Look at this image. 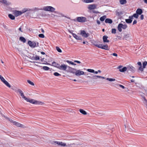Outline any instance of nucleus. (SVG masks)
Masks as SVG:
<instances>
[{
	"instance_id": "nucleus-1",
	"label": "nucleus",
	"mask_w": 147,
	"mask_h": 147,
	"mask_svg": "<svg viewBox=\"0 0 147 147\" xmlns=\"http://www.w3.org/2000/svg\"><path fill=\"white\" fill-rule=\"evenodd\" d=\"M41 9L42 10H43L46 11H49L51 12L54 11L55 10V8L54 7L52 6H45L43 7L42 9Z\"/></svg>"
},
{
	"instance_id": "nucleus-2",
	"label": "nucleus",
	"mask_w": 147,
	"mask_h": 147,
	"mask_svg": "<svg viewBox=\"0 0 147 147\" xmlns=\"http://www.w3.org/2000/svg\"><path fill=\"white\" fill-rule=\"evenodd\" d=\"M94 45L96 47L103 49L107 50H109L108 46L107 45H103L101 44H94Z\"/></svg>"
},
{
	"instance_id": "nucleus-3",
	"label": "nucleus",
	"mask_w": 147,
	"mask_h": 147,
	"mask_svg": "<svg viewBox=\"0 0 147 147\" xmlns=\"http://www.w3.org/2000/svg\"><path fill=\"white\" fill-rule=\"evenodd\" d=\"M77 20L80 22L83 23L87 21V19L85 17H79L76 18Z\"/></svg>"
},
{
	"instance_id": "nucleus-4",
	"label": "nucleus",
	"mask_w": 147,
	"mask_h": 147,
	"mask_svg": "<svg viewBox=\"0 0 147 147\" xmlns=\"http://www.w3.org/2000/svg\"><path fill=\"white\" fill-rule=\"evenodd\" d=\"M80 34L84 38H87L89 36V34L88 33H86V32L84 30H81Z\"/></svg>"
},
{
	"instance_id": "nucleus-5",
	"label": "nucleus",
	"mask_w": 147,
	"mask_h": 147,
	"mask_svg": "<svg viewBox=\"0 0 147 147\" xmlns=\"http://www.w3.org/2000/svg\"><path fill=\"white\" fill-rule=\"evenodd\" d=\"M29 102L34 104H41L42 105V103L41 102L34 100L33 99H30Z\"/></svg>"
},
{
	"instance_id": "nucleus-6",
	"label": "nucleus",
	"mask_w": 147,
	"mask_h": 147,
	"mask_svg": "<svg viewBox=\"0 0 147 147\" xmlns=\"http://www.w3.org/2000/svg\"><path fill=\"white\" fill-rule=\"evenodd\" d=\"M76 69H75L72 68L69 66H68L67 71L71 73L75 74L76 71Z\"/></svg>"
},
{
	"instance_id": "nucleus-7",
	"label": "nucleus",
	"mask_w": 147,
	"mask_h": 147,
	"mask_svg": "<svg viewBox=\"0 0 147 147\" xmlns=\"http://www.w3.org/2000/svg\"><path fill=\"white\" fill-rule=\"evenodd\" d=\"M28 44L31 47L34 48L36 47V42L35 41H29Z\"/></svg>"
},
{
	"instance_id": "nucleus-8",
	"label": "nucleus",
	"mask_w": 147,
	"mask_h": 147,
	"mask_svg": "<svg viewBox=\"0 0 147 147\" xmlns=\"http://www.w3.org/2000/svg\"><path fill=\"white\" fill-rule=\"evenodd\" d=\"M42 10L41 9H39L38 7H34L32 9H27V10H26L25 11H24L23 12H25L27 11H38V10Z\"/></svg>"
},
{
	"instance_id": "nucleus-9",
	"label": "nucleus",
	"mask_w": 147,
	"mask_h": 147,
	"mask_svg": "<svg viewBox=\"0 0 147 147\" xmlns=\"http://www.w3.org/2000/svg\"><path fill=\"white\" fill-rule=\"evenodd\" d=\"M84 72L82 71H81L80 70H76V72L75 73V75L77 76H80L81 75H84Z\"/></svg>"
},
{
	"instance_id": "nucleus-10",
	"label": "nucleus",
	"mask_w": 147,
	"mask_h": 147,
	"mask_svg": "<svg viewBox=\"0 0 147 147\" xmlns=\"http://www.w3.org/2000/svg\"><path fill=\"white\" fill-rule=\"evenodd\" d=\"M54 143L57 144L59 146H68L67 145H66L65 143H63L62 142H58L57 141H55L54 142Z\"/></svg>"
},
{
	"instance_id": "nucleus-11",
	"label": "nucleus",
	"mask_w": 147,
	"mask_h": 147,
	"mask_svg": "<svg viewBox=\"0 0 147 147\" xmlns=\"http://www.w3.org/2000/svg\"><path fill=\"white\" fill-rule=\"evenodd\" d=\"M67 65L65 64H62L61 65H59V69L62 70L63 71L65 70L67 68Z\"/></svg>"
},
{
	"instance_id": "nucleus-12",
	"label": "nucleus",
	"mask_w": 147,
	"mask_h": 147,
	"mask_svg": "<svg viewBox=\"0 0 147 147\" xmlns=\"http://www.w3.org/2000/svg\"><path fill=\"white\" fill-rule=\"evenodd\" d=\"M23 13H24L23 12H22L21 11L17 10H15L13 12V14L16 17L21 15Z\"/></svg>"
},
{
	"instance_id": "nucleus-13",
	"label": "nucleus",
	"mask_w": 147,
	"mask_h": 147,
	"mask_svg": "<svg viewBox=\"0 0 147 147\" xmlns=\"http://www.w3.org/2000/svg\"><path fill=\"white\" fill-rule=\"evenodd\" d=\"M15 91L16 92H19L22 98H23L25 96L23 92L20 89H18L16 90Z\"/></svg>"
},
{
	"instance_id": "nucleus-14",
	"label": "nucleus",
	"mask_w": 147,
	"mask_h": 147,
	"mask_svg": "<svg viewBox=\"0 0 147 147\" xmlns=\"http://www.w3.org/2000/svg\"><path fill=\"white\" fill-rule=\"evenodd\" d=\"M7 87L10 88L11 87L9 83L6 81L4 78L1 80Z\"/></svg>"
},
{
	"instance_id": "nucleus-15",
	"label": "nucleus",
	"mask_w": 147,
	"mask_h": 147,
	"mask_svg": "<svg viewBox=\"0 0 147 147\" xmlns=\"http://www.w3.org/2000/svg\"><path fill=\"white\" fill-rule=\"evenodd\" d=\"M72 34L73 36L76 39L81 40H82V38L80 36H78L76 34L73 33Z\"/></svg>"
},
{
	"instance_id": "nucleus-16",
	"label": "nucleus",
	"mask_w": 147,
	"mask_h": 147,
	"mask_svg": "<svg viewBox=\"0 0 147 147\" xmlns=\"http://www.w3.org/2000/svg\"><path fill=\"white\" fill-rule=\"evenodd\" d=\"M127 69L128 70L131 71L132 72H134L135 70V69L131 65H129L127 66Z\"/></svg>"
},
{
	"instance_id": "nucleus-17",
	"label": "nucleus",
	"mask_w": 147,
	"mask_h": 147,
	"mask_svg": "<svg viewBox=\"0 0 147 147\" xmlns=\"http://www.w3.org/2000/svg\"><path fill=\"white\" fill-rule=\"evenodd\" d=\"M96 6L95 4H92L90 5L88 7V8L89 10H92L96 8Z\"/></svg>"
},
{
	"instance_id": "nucleus-18",
	"label": "nucleus",
	"mask_w": 147,
	"mask_h": 147,
	"mask_svg": "<svg viewBox=\"0 0 147 147\" xmlns=\"http://www.w3.org/2000/svg\"><path fill=\"white\" fill-rule=\"evenodd\" d=\"M13 125H16L18 127H22L23 126L20 123L15 121L14 122H13Z\"/></svg>"
},
{
	"instance_id": "nucleus-19",
	"label": "nucleus",
	"mask_w": 147,
	"mask_h": 147,
	"mask_svg": "<svg viewBox=\"0 0 147 147\" xmlns=\"http://www.w3.org/2000/svg\"><path fill=\"white\" fill-rule=\"evenodd\" d=\"M52 65L59 69L60 65L56 62L53 61L52 63Z\"/></svg>"
},
{
	"instance_id": "nucleus-20",
	"label": "nucleus",
	"mask_w": 147,
	"mask_h": 147,
	"mask_svg": "<svg viewBox=\"0 0 147 147\" xmlns=\"http://www.w3.org/2000/svg\"><path fill=\"white\" fill-rule=\"evenodd\" d=\"M138 65L140 66L138 69L141 71H143V69L142 68L141 63L140 62H138L137 63Z\"/></svg>"
},
{
	"instance_id": "nucleus-21",
	"label": "nucleus",
	"mask_w": 147,
	"mask_h": 147,
	"mask_svg": "<svg viewBox=\"0 0 147 147\" xmlns=\"http://www.w3.org/2000/svg\"><path fill=\"white\" fill-rule=\"evenodd\" d=\"M136 13L138 15H141L143 11L142 9L140 8H138L136 11Z\"/></svg>"
},
{
	"instance_id": "nucleus-22",
	"label": "nucleus",
	"mask_w": 147,
	"mask_h": 147,
	"mask_svg": "<svg viewBox=\"0 0 147 147\" xmlns=\"http://www.w3.org/2000/svg\"><path fill=\"white\" fill-rule=\"evenodd\" d=\"M108 36H103V41L104 42H109V41L107 40Z\"/></svg>"
},
{
	"instance_id": "nucleus-23",
	"label": "nucleus",
	"mask_w": 147,
	"mask_h": 147,
	"mask_svg": "<svg viewBox=\"0 0 147 147\" xmlns=\"http://www.w3.org/2000/svg\"><path fill=\"white\" fill-rule=\"evenodd\" d=\"M105 22L106 23L111 24L112 23L113 21L112 20L110 19L107 18L105 19Z\"/></svg>"
},
{
	"instance_id": "nucleus-24",
	"label": "nucleus",
	"mask_w": 147,
	"mask_h": 147,
	"mask_svg": "<svg viewBox=\"0 0 147 147\" xmlns=\"http://www.w3.org/2000/svg\"><path fill=\"white\" fill-rule=\"evenodd\" d=\"M128 19H125V22H126L128 24H130L132 22V19H131V18H130V16L129 17Z\"/></svg>"
},
{
	"instance_id": "nucleus-25",
	"label": "nucleus",
	"mask_w": 147,
	"mask_h": 147,
	"mask_svg": "<svg viewBox=\"0 0 147 147\" xmlns=\"http://www.w3.org/2000/svg\"><path fill=\"white\" fill-rule=\"evenodd\" d=\"M122 25L123 24L121 23H120L118 25L117 28L118 29V30L119 32H121L122 31V29L121 28H122Z\"/></svg>"
},
{
	"instance_id": "nucleus-26",
	"label": "nucleus",
	"mask_w": 147,
	"mask_h": 147,
	"mask_svg": "<svg viewBox=\"0 0 147 147\" xmlns=\"http://www.w3.org/2000/svg\"><path fill=\"white\" fill-rule=\"evenodd\" d=\"M134 17L135 18H138V15L136 13L133 14L132 16H130V18H131V19H133V17Z\"/></svg>"
},
{
	"instance_id": "nucleus-27",
	"label": "nucleus",
	"mask_w": 147,
	"mask_h": 147,
	"mask_svg": "<svg viewBox=\"0 0 147 147\" xmlns=\"http://www.w3.org/2000/svg\"><path fill=\"white\" fill-rule=\"evenodd\" d=\"M129 35V34H125L123 37V39H124L125 40H127L129 39L130 37Z\"/></svg>"
},
{
	"instance_id": "nucleus-28",
	"label": "nucleus",
	"mask_w": 147,
	"mask_h": 147,
	"mask_svg": "<svg viewBox=\"0 0 147 147\" xmlns=\"http://www.w3.org/2000/svg\"><path fill=\"white\" fill-rule=\"evenodd\" d=\"M40 58L37 55H36L35 56H33L32 57V59L34 60H39Z\"/></svg>"
},
{
	"instance_id": "nucleus-29",
	"label": "nucleus",
	"mask_w": 147,
	"mask_h": 147,
	"mask_svg": "<svg viewBox=\"0 0 147 147\" xmlns=\"http://www.w3.org/2000/svg\"><path fill=\"white\" fill-rule=\"evenodd\" d=\"M127 69V68L126 67H124L122 69H120L119 71L121 72H124L126 71Z\"/></svg>"
},
{
	"instance_id": "nucleus-30",
	"label": "nucleus",
	"mask_w": 147,
	"mask_h": 147,
	"mask_svg": "<svg viewBox=\"0 0 147 147\" xmlns=\"http://www.w3.org/2000/svg\"><path fill=\"white\" fill-rule=\"evenodd\" d=\"M147 64V61H145L143 63L142 68L144 71V69L146 68V66Z\"/></svg>"
},
{
	"instance_id": "nucleus-31",
	"label": "nucleus",
	"mask_w": 147,
	"mask_h": 147,
	"mask_svg": "<svg viewBox=\"0 0 147 147\" xmlns=\"http://www.w3.org/2000/svg\"><path fill=\"white\" fill-rule=\"evenodd\" d=\"M1 3H2L7 5H9V3L7 2V0H1Z\"/></svg>"
},
{
	"instance_id": "nucleus-32",
	"label": "nucleus",
	"mask_w": 147,
	"mask_h": 147,
	"mask_svg": "<svg viewBox=\"0 0 147 147\" xmlns=\"http://www.w3.org/2000/svg\"><path fill=\"white\" fill-rule=\"evenodd\" d=\"M79 111L80 113L83 115H86L87 114V113L86 112V111L82 109H80Z\"/></svg>"
},
{
	"instance_id": "nucleus-33",
	"label": "nucleus",
	"mask_w": 147,
	"mask_h": 147,
	"mask_svg": "<svg viewBox=\"0 0 147 147\" xmlns=\"http://www.w3.org/2000/svg\"><path fill=\"white\" fill-rule=\"evenodd\" d=\"M119 2L120 4L122 5L126 4L127 3L126 0H120Z\"/></svg>"
},
{
	"instance_id": "nucleus-34",
	"label": "nucleus",
	"mask_w": 147,
	"mask_h": 147,
	"mask_svg": "<svg viewBox=\"0 0 147 147\" xmlns=\"http://www.w3.org/2000/svg\"><path fill=\"white\" fill-rule=\"evenodd\" d=\"M8 17L10 19L12 20H13L15 19V16L11 14H9Z\"/></svg>"
},
{
	"instance_id": "nucleus-35",
	"label": "nucleus",
	"mask_w": 147,
	"mask_h": 147,
	"mask_svg": "<svg viewBox=\"0 0 147 147\" xmlns=\"http://www.w3.org/2000/svg\"><path fill=\"white\" fill-rule=\"evenodd\" d=\"M106 16H103L100 18V21L102 22L103 21L105 20L106 18Z\"/></svg>"
},
{
	"instance_id": "nucleus-36",
	"label": "nucleus",
	"mask_w": 147,
	"mask_h": 147,
	"mask_svg": "<svg viewBox=\"0 0 147 147\" xmlns=\"http://www.w3.org/2000/svg\"><path fill=\"white\" fill-rule=\"evenodd\" d=\"M20 40L24 43L26 42V40L25 38L23 37H20Z\"/></svg>"
},
{
	"instance_id": "nucleus-37",
	"label": "nucleus",
	"mask_w": 147,
	"mask_h": 147,
	"mask_svg": "<svg viewBox=\"0 0 147 147\" xmlns=\"http://www.w3.org/2000/svg\"><path fill=\"white\" fill-rule=\"evenodd\" d=\"M93 1V0H84V2L86 3H91Z\"/></svg>"
},
{
	"instance_id": "nucleus-38",
	"label": "nucleus",
	"mask_w": 147,
	"mask_h": 147,
	"mask_svg": "<svg viewBox=\"0 0 147 147\" xmlns=\"http://www.w3.org/2000/svg\"><path fill=\"white\" fill-rule=\"evenodd\" d=\"M106 80H108V81H111V82L114 81L115 80V79L109 78H107Z\"/></svg>"
},
{
	"instance_id": "nucleus-39",
	"label": "nucleus",
	"mask_w": 147,
	"mask_h": 147,
	"mask_svg": "<svg viewBox=\"0 0 147 147\" xmlns=\"http://www.w3.org/2000/svg\"><path fill=\"white\" fill-rule=\"evenodd\" d=\"M66 62L67 63L70 64L72 65H76V64L75 63H74L72 61H70L69 60H67Z\"/></svg>"
},
{
	"instance_id": "nucleus-40",
	"label": "nucleus",
	"mask_w": 147,
	"mask_h": 147,
	"mask_svg": "<svg viewBox=\"0 0 147 147\" xmlns=\"http://www.w3.org/2000/svg\"><path fill=\"white\" fill-rule=\"evenodd\" d=\"M56 49L57 51L59 53L62 52V51L61 49L58 47H56Z\"/></svg>"
},
{
	"instance_id": "nucleus-41",
	"label": "nucleus",
	"mask_w": 147,
	"mask_h": 147,
	"mask_svg": "<svg viewBox=\"0 0 147 147\" xmlns=\"http://www.w3.org/2000/svg\"><path fill=\"white\" fill-rule=\"evenodd\" d=\"M27 82L29 83V84H30V85H32V86H34V83L32 82L31 81H30V80H27Z\"/></svg>"
},
{
	"instance_id": "nucleus-42",
	"label": "nucleus",
	"mask_w": 147,
	"mask_h": 147,
	"mask_svg": "<svg viewBox=\"0 0 147 147\" xmlns=\"http://www.w3.org/2000/svg\"><path fill=\"white\" fill-rule=\"evenodd\" d=\"M122 28L123 29H125L127 27V25L126 24L123 25V24Z\"/></svg>"
},
{
	"instance_id": "nucleus-43",
	"label": "nucleus",
	"mask_w": 147,
	"mask_h": 147,
	"mask_svg": "<svg viewBox=\"0 0 147 147\" xmlns=\"http://www.w3.org/2000/svg\"><path fill=\"white\" fill-rule=\"evenodd\" d=\"M49 69V68L47 66H43V69L45 70H48Z\"/></svg>"
},
{
	"instance_id": "nucleus-44",
	"label": "nucleus",
	"mask_w": 147,
	"mask_h": 147,
	"mask_svg": "<svg viewBox=\"0 0 147 147\" xmlns=\"http://www.w3.org/2000/svg\"><path fill=\"white\" fill-rule=\"evenodd\" d=\"M87 71L90 72L94 73V69H88Z\"/></svg>"
},
{
	"instance_id": "nucleus-45",
	"label": "nucleus",
	"mask_w": 147,
	"mask_h": 147,
	"mask_svg": "<svg viewBox=\"0 0 147 147\" xmlns=\"http://www.w3.org/2000/svg\"><path fill=\"white\" fill-rule=\"evenodd\" d=\"M111 33L112 34H115L116 33V29L115 28L112 29Z\"/></svg>"
},
{
	"instance_id": "nucleus-46",
	"label": "nucleus",
	"mask_w": 147,
	"mask_h": 147,
	"mask_svg": "<svg viewBox=\"0 0 147 147\" xmlns=\"http://www.w3.org/2000/svg\"><path fill=\"white\" fill-rule=\"evenodd\" d=\"M53 74L55 76H61V75L60 74L57 72H55Z\"/></svg>"
},
{
	"instance_id": "nucleus-47",
	"label": "nucleus",
	"mask_w": 147,
	"mask_h": 147,
	"mask_svg": "<svg viewBox=\"0 0 147 147\" xmlns=\"http://www.w3.org/2000/svg\"><path fill=\"white\" fill-rule=\"evenodd\" d=\"M144 103L146 105L147 108V100L145 97H144Z\"/></svg>"
},
{
	"instance_id": "nucleus-48",
	"label": "nucleus",
	"mask_w": 147,
	"mask_h": 147,
	"mask_svg": "<svg viewBox=\"0 0 147 147\" xmlns=\"http://www.w3.org/2000/svg\"><path fill=\"white\" fill-rule=\"evenodd\" d=\"M144 103L146 105L147 108V100L145 97H144Z\"/></svg>"
},
{
	"instance_id": "nucleus-49",
	"label": "nucleus",
	"mask_w": 147,
	"mask_h": 147,
	"mask_svg": "<svg viewBox=\"0 0 147 147\" xmlns=\"http://www.w3.org/2000/svg\"><path fill=\"white\" fill-rule=\"evenodd\" d=\"M96 75H93V76H92V77H90V76H88V77H89V78H93V79H96L97 78H96Z\"/></svg>"
},
{
	"instance_id": "nucleus-50",
	"label": "nucleus",
	"mask_w": 147,
	"mask_h": 147,
	"mask_svg": "<svg viewBox=\"0 0 147 147\" xmlns=\"http://www.w3.org/2000/svg\"><path fill=\"white\" fill-rule=\"evenodd\" d=\"M38 36L40 37L41 38H44L45 37L44 35L42 34H39Z\"/></svg>"
},
{
	"instance_id": "nucleus-51",
	"label": "nucleus",
	"mask_w": 147,
	"mask_h": 147,
	"mask_svg": "<svg viewBox=\"0 0 147 147\" xmlns=\"http://www.w3.org/2000/svg\"><path fill=\"white\" fill-rule=\"evenodd\" d=\"M25 100H26L27 101L29 102L30 99L28 98H26V96H24L23 98Z\"/></svg>"
},
{
	"instance_id": "nucleus-52",
	"label": "nucleus",
	"mask_w": 147,
	"mask_h": 147,
	"mask_svg": "<svg viewBox=\"0 0 147 147\" xmlns=\"http://www.w3.org/2000/svg\"><path fill=\"white\" fill-rule=\"evenodd\" d=\"M6 119H7L9 121L11 122L12 123H13V122H14L15 121H13L12 119H10L9 118H7V117H6Z\"/></svg>"
},
{
	"instance_id": "nucleus-53",
	"label": "nucleus",
	"mask_w": 147,
	"mask_h": 147,
	"mask_svg": "<svg viewBox=\"0 0 147 147\" xmlns=\"http://www.w3.org/2000/svg\"><path fill=\"white\" fill-rule=\"evenodd\" d=\"M3 26L5 29H7V26L5 25L4 24H2Z\"/></svg>"
},
{
	"instance_id": "nucleus-54",
	"label": "nucleus",
	"mask_w": 147,
	"mask_h": 147,
	"mask_svg": "<svg viewBox=\"0 0 147 147\" xmlns=\"http://www.w3.org/2000/svg\"><path fill=\"white\" fill-rule=\"evenodd\" d=\"M96 77L97 78H102L103 79H105V77H102V76H96Z\"/></svg>"
},
{
	"instance_id": "nucleus-55",
	"label": "nucleus",
	"mask_w": 147,
	"mask_h": 147,
	"mask_svg": "<svg viewBox=\"0 0 147 147\" xmlns=\"http://www.w3.org/2000/svg\"><path fill=\"white\" fill-rule=\"evenodd\" d=\"M111 55L116 57H117V54L115 53H113L112 54H111Z\"/></svg>"
},
{
	"instance_id": "nucleus-56",
	"label": "nucleus",
	"mask_w": 147,
	"mask_h": 147,
	"mask_svg": "<svg viewBox=\"0 0 147 147\" xmlns=\"http://www.w3.org/2000/svg\"><path fill=\"white\" fill-rule=\"evenodd\" d=\"M137 23V21L136 20H134L133 22V25L136 24Z\"/></svg>"
},
{
	"instance_id": "nucleus-57",
	"label": "nucleus",
	"mask_w": 147,
	"mask_h": 147,
	"mask_svg": "<svg viewBox=\"0 0 147 147\" xmlns=\"http://www.w3.org/2000/svg\"><path fill=\"white\" fill-rule=\"evenodd\" d=\"M144 18V15L142 14L140 16V19L141 20H142Z\"/></svg>"
},
{
	"instance_id": "nucleus-58",
	"label": "nucleus",
	"mask_w": 147,
	"mask_h": 147,
	"mask_svg": "<svg viewBox=\"0 0 147 147\" xmlns=\"http://www.w3.org/2000/svg\"><path fill=\"white\" fill-rule=\"evenodd\" d=\"M74 62L77 63H81V62L78 61L74 60Z\"/></svg>"
},
{
	"instance_id": "nucleus-59",
	"label": "nucleus",
	"mask_w": 147,
	"mask_h": 147,
	"mask_svg": "<svg viewBox=\"0 0 147 147\" xmlns=\"http://www.w3.org/2000/svg\"><path fill=\"white\" fill-rule=\"evenodd\" d=\"M119 86L120 87L122 88L123 89H124L125 88V87L122 85L120 84L119 85Z\"/></svg>"
},
{
	"instance_id": "nucleus-60",
	"label": "nucleus",
	"mask_w": 147,
	"mask_h": 147,
	"mask_svg": "<svg viewBox=\"0 0 147 147\" xmlns=\"http://www.w3.org/2000/svg\"><path fill=\"white\" fill-rule=\"evenodd\" d=\"M122 66L120 65V66H119L117 67V69H121V68H122Z\"/></svg>"
},
{
	"instance_id": "nucleus-61",
	"label": "nucleus",
	"mask_w": 147,
	"mask_h": 147,
	"mask_svg": "<svg viewBox=\"0 0 147 147\" xmlns=\"http://www.w3.org/2000/svg\"><path fill=\"white\" fill-rule=\"evenodd\" d=\"M97 23L98 24H100V22L99 20H97Z\"/></svg>"
},
{
	"instance_id": "nucleus-62",
	"label": "nucleus",
	"mask_w": 147,
	"mask_h": 147,
	"mask_svg": "<svg viewBox=\"0 0 147 147\" xmlns=\"http://www.w3.org/2000/svg\"><path fill=\"white\" fill-rule=\"evenodd\" d=\"M4 78L0 75V79L1 80Z\"/></svg>"
},
{
	"instance_id": "nucleus-63",
	"label": "nucleus",
	"mask_w": 147,
	"mask_h": 147,
	"mask_svg": "<svg viewBox=\"0 0 147 147\" xmlns=\"http://www.w3.org/2000/svg\"><path fill=\"white\" fill-rule=\"evenodd\" d=\"M144 1L145 3L147 4V0H144Z\"/></svg>"
},
{
	"instance_id": "nucleus-64",
	"label": "nucleus",
	"mask_w": 147,
	"mask_h": 147,
	"mask_svg": "<svg viewBox=\"0 0 147 147\" xmlns=\"http://www.w3.org/2000/svg\"><path fill=\"white\" fill-rule=\"evenodd\" d=\"M41 32L42 33H44V30H43V29L42 28H41Z\"/></svg>"
}]
</instances>
